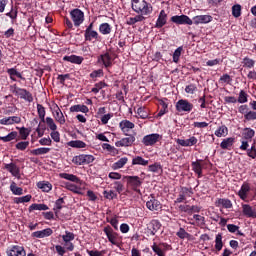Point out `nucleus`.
Here are the masks:
<instances>
[{
  "label": "nucleus",
  "instance_id": "obj_48",
  "mask_svg": "<svg viewBox=\"0 0 256 256\" xmlns=\"http://www.w3.org/2000/svg\"><path fill=\"white\" fill-rule=\"evenodd\" d=\"M133 165H140V166H147L148 165V160H145L142 157H134L132 160Z\"/></svg>",
  "mask_w": 256,
  "mask_h": 256
},
{
  "label": "nucleus",
  "instance_id": "obj_58",
  "mask_svg": "<svg viewBox=\"0 0 256 256\" xmlns=\"http://www.w3.org/2000/svg\"><path fill=\"white\" fill-rule=\"evenodd\" d=\"M104 198L105 199H109V200H113L117 197V193H115L113 190H105L103 192Z\"/></svg>",
  "mask_w": 256,
  "mask_h": 256
},
{
  "label": "nucleus",
  "instance_id": "obj_63",
  "mask_svg": "<svg viewBox=\"0 0 256 256\" xmlns=\"http://www.w3.org/2000/svg\"><path fill=\"white\" fill-rule=\"evenodd\" d=\"M152 250L155 254H157L158 256H165V250H162L160 248V246H157L156 243L153 244L152 246Z\"/></svg>",
  "mask_w": 256,
  "mask_h": 256
},
{
  "label": "nucleus",
  "instance_id": "obj_10",
  "mask_svg": "<svg viewBox=\"0 0 256 256\" xmlns=\"http://www.w3.org/2000/svg\"><path fill=\"white\" fill-rule=\"evenodd\" d=\"M7 256H26L23 246L13 245L6 250Z\"/></svg>",
  "mask_w": 256,
  "mask_h": 256
},
{
  "label": "nucleus",
  "instance_id": "obj_15",
  "mask_svg": "<svg viewBox=\"0 0 256 256\" xmlns=\"http://www.w3.org/2000/svg\"><path fill=\"white\" fill-rule=\"evenodd\" d=\"M242 214L246 218H256V210L249 204H242Z\"/></svg>",
  "mask_w": 256,
  "mask_h": 256
},
{
  "label": "nucleus",
  "instance_id": "obj_29",
  "mask_svg": "<svg viewBox=\"0 0 256 256\" xmlns=\"http://www.w3.org/2000/svg\"><path fill=\"white\" fill-rule=\"evenodd\" d=\"M61 179H66L67 181H70L72 183H79L80 179L78 176H75L74 174H69V173H65L62 172L59 174Z\"/></svg>",
  "mask_w": 256,
  "mask_h": 256
},
{
  "label": "nucleus",
  "instance_id": "obj_49",
  "mask_svg": "<svg viewBox=\"0 0 256 256\" xmlns=\"http://www.w3.org/2000/svg\"><path fill=\"white\" fill-rule=\"evenodd\" d=\"M237 101L240 104H245L246 102H248V94L244 90H241L238 94Z\"/></svg>",
  "mask_w": 256,
  "mask_h": 256
},
{
  "label": "nucleus",
  "instance_id": "obj_41",
  "mask_svg": "<svg viewBox=\"0 0 256 256\" xmlns=\"http://www.w3.org/2000/svg\"><path fill=\"white\" fill-rule=\"evenodd\" d=\"M16 129L19 130L21 140L26 141L27 137H29L30 135L31 130L25 127H21V128L16 127Z\"/></svg>",
  "mask_w": 256,
  "mask_h": 256
},
{
  "label": "nucleus",
  "instance_id": "obj_40",
  "mask_svg": "<svg viewBox=\"0 0 256 256\" xmlns=\"http://www.w3.org/2000/svg\"><path fill=\"white\" fill-rule=\"evenodd\" d=\"M192 170L198 175V178L202 177V166L199 161L192 162Z\"/></svg>",
  "mask_w": 256,
  "mask_h": 256
},
{
  "label": "nucleus",
  "instance_id": "obj_20",
  "mask_svg": "<svg viewBox=\"0 0 256 256\" xmlns=\"http://www.w3.org/2000/svg\"><path fill=\"white\" fill-rule=\"evenodd\" d=\"M250 191V184L245 182L242 184L240 191H238V197H240L241 200L245 201L246 199H248V194Z\"/></svg>",
  "mask_w": 256,
  "mask_h": 256
},
{
  "label": "nucleus",
  "instance_id": "obj_1",
  "mask_svg": "<svg viewBox=\"0 0 256 256\" xmlns=\"http://www.w3.org/2000/svg\"><path fill=\"white\" fill-rule=\"evenodd\" d=\"M132 1V9L134 12L147 16L152 13L153 9L151 4L146 2L145 0H131Z\"/></svg>",
  "mask_w": 256,
  "mask_h": 256
},
{
  "label": "nucleus",
  "instance_id": "obj_25",
  "mask_svg": "<svg viewBox=\"0 0 256 256\" xmlns=\"http://www.w3.org/2000/svg\"><path fill=\"white\" fill-rule=\"evenodd\" d=\"M234 143H235V138H225V139L222 140V142L220 144V147L223 150L230 151L231 148H233Z\"/></svg>",
  "mask_w": 256,
  "mask_h": 256
},
{
  "label": "nucleus",
  "instance_id": "obj_46",
  "mask_svg": "<svg viewBox=\"0 0 256 256\" xmlns=\"http://www.w3.org/2000/svg\"><path fill=\"white\" fill-rule=\"evenodd\" d=\"M55 120L60 123V125H65V117L59 108L55 111Z\"/></svg>",
  "mask_w": 256,
  "mask_h": 256
},
{
  "label": "nucleus",
  "instance_id": "obj_18",
  "mask_svg": "<svg viewBox=\"0 0 256 256\" xmlns=\"http://www.w3.org/2000/svg\"><path fill=\"white\" fill-rule=\"evenodd\" d=\"M167 13L165 10H160L157 21L155 22V28H162L167 24Z\"/></svg>",
  "mask_w": 256,
  "mask_h": 256
},
{
  "label": "nucleus",
  "instance_id": "obj_59",
  "mask_svg": "<svg viewBox=\"0 0 256 256\" xmlns=\"http://www.w3.org/2000/svg\"><path fill=\"white\" fill-rule=\"evenodd\" d=\"M193 219L196 220L197 226L202 227L205 226V217L201 215H193Z\"/></svg>",
  "mask_w": 256,
  "mask_h": 256
},
{
  "label": "nucleus",
  "instance_id": "obj_53",
  "mask_svg": "<svg viewBox=\"0 0 256 256\" xmlns=\"http://www.w3.org/2000/svg\"><path fill=\"white\" fill-rule=\"evenodd\" d=\"M183 48L178 47L173 53V63H178L182 54Z\"/></svg>",
  "mask_w": 256,
  "mask_h": 256
},
{
  "label": "nucleus",
  "instance_id": "obj_21",
  "mask_svg": "<svg viewBox=\"0 0 256 256\" xmlns=\"http://www.w3.org/2000/svg\"><path fill=\"white\" fill-rule=\"evenodd\" d=\"M177 144L181 145L182 147H192L197 144L198 140L196 137L192 136L186 140L184 139H177Z\"/></svg>",
  "mask_w": 256,
  "mask_h": 256
},
{
  "label": "nucleus",
  "instance_id": "obj_50",
  "mask_svg": "<svg viewBox=\"0 0 256 256\" xmlns=\"http://www.w3.org/2000/svg\"><path fill=\"white\" fill-rule=\"evenodd\" d=\"M107 84H105L103 81H100L99 83H95L94 87L91 88V92L94 94H98L100 90H102Z\"/></svg>",
  "mask_w": 256,
  "mask_h": 256
},
{
  "label": "nucleus",
  "instance_id": "obj_44",
  "mask_svg": "<svg viewBox=\"0 0 256 256\" xmlns=\"http://www.w3.org/2000/svg\"><path fill=\"white\" fill-rule=\"evenodd\" d=\"M37 114L38 117L41 119V122L45 123L46 110L43 105L37 104Z\"/></svg>",
  "mask_w": 256,
  "mask_h": 256
},
{
  "label": "nucleus",
  "instance_id": "obj_23",
  "mask_svg": "<svg viewBox=\"0 0 256 256\" xmlns=\"http://www.w3.org/2000/svg\"><path fill=\"white\" fill-rule=\"evenodd\" d=\"M53 234V230L51 228H46L44 230H38L32 233V237L35 238H45V237H50Z\"/></svg>",
  "mask_w": 256,
  "mask_h": 256
},
{
  "label": "nucleus",
  "instance_id": "obj_13",
  "mask_svg": "<svg viewBox=\"0 0 256 256\" xmlns=\"http://www.w3.org/2000/svg\"><path fill=\"white\" fill-rule=\"evenodd\" d=\"M104 233L111 244L117 245L118 244V234L115 233L111 226L104 227Z\"/></svg>",
  "mask_w": 256,
  "mask_h": 256
},
{
  "label": "nucleus",
  "instance_id": "obj_7",
  "mask_svg": "<svg viewBox=\"0 0 256 256\" xmlns=\"http://www.w3.org/2000/svg\"><path fill=\"white\" fill-rule=\"evenodd\" d=\"M170 21L177 25L191 26L193 24L192 19L189 16L183 14L170 17Z\"/></svg>",
  "mask_w": 256,
  "mask_h": 256
},
{
  "label": "nucleus",
  "instance_id": "obj_64",
  "mask_svg": "<svg viewBox=\"0 0 256 256\" xmlns=\"http://www.w3.org/2000/svg\"><path fill=\"white\" fill-rule=\"evenodd\" d=\"M30 145V142H18L15 147L19 151H25L26 148H28Z\"/></svg>",
  "mask_w": 256,
  "mask_h": 256
},
{
  "label": "nucleus",
  "instance_id": "obj_33",
  "mask_svg": "<svg viewBox=\"0 0 256 256\" xmlns=\"http://www.w3.org/2000/svg\"><path fill=\"white\" fill-rule=\"evenodd\" d=\"M49 207L46 204H31V206L28 208V211H48Z\"/></svg>",
  "mask_w": 256,
  "mask_h": 256
},
{
  "label": "nucleus",
  "instance_id": "obj_34",
  "mask_svg": "<svg viewBox=\"0 0 256 256\" xmlns=\"http://www.w3.org/2000/svg\"><path fill=\"white\" fill-rule=\"evenodd\" d=\"M222 247H224V243L222 242V234L218 233L216 235V238L214 239V249L220 252L222 250Z\"/></svg>",
  "mask_w": 256,
  "mask_h": 256
},
{
  "label": "nucleus",
  "instance_id": "obj_9",
  "mask_svg": "<svg viewBox=\"0 0 256 256\" xmlns=\"http://www.w3.org/2000/svg\"><path fill=\"white\" fill-rule=\"evenodd\" d=\"M115 57L109 56L108 54H101L98 56V63L103 65L106 70H109L113 66Z\"/></svg>",
  "mask_w": 256,
  "mask_h": 256
},
{
  "label": "nucleus",
  "instance_id": "obj_31",
  "mask_svg": "<svg viewBox=\"0 0 256 256\" xmlns=\"http://www.w3.org/2000/svg\"><path fill=\"white\" fill-rule=\"evenodd\" d=\"M65 204L64 198H59L55 201V206L53 211L55 213L56 218L59 217L60 210L63 209V205Z\"/></svg>",
  "mask_w": 256,
  "mask_h": 256
},
{
  "label": "nucleus",
  "instance_id": "obj_22",
  "mask_svg": "<svg viewBox=\"0 0 256 256\" xmlns=\"http://www.w3.org/2000/svg\"><path fill=\"white\" fill-rule=\"evenodd\" d=\"M65 62H69L76 65H82L84 58L83 56H77V55H70V56H64L62 58Z\"/></svg>",
  "mask_w": 256,
  "mask_h": 256
},
{
  "label": "nucleus",
  "instance_id": "obj_28",
  "mask_svg": "<svg viewBox=\"0 0 256 256\" xmlns=\"http://www.w3.org/2000/svg\"><path fill=\"white\" fill-rule=\"evenodd\" d=\"M70 112L71 113H79V112L80 113H89V108H88V106L77 104V105L70 107Z\"/></svg>",
  "mask_w": 256,
  "mask_h": 256
},
{
  "label": "nucleus",
  "instance_id": "obj_42",
  "mask_svg": "<svg viewBox=\"0 0 256 256\" xmlns=\"http://www.w3.org/2000/svg\"><path fill=\"white\" fill-rule=\"evenodd\" d=\"M67 145H69V147L71 148H79V149L87 147V144L80 140L70 141L67 143Z\"/></svg>",
  "mask_w": 256,
  "mask_h": 256
},
{
  "label": "nucleus",
  "instance_id": "obj_61",
  "mask_svg": "<svg viewBox=\"0 0 256 256\" xmlns=\"http://www.w3.org/2000/svg\"><path fill=\"white\" fill-rule=\"evenodd\" d=\"M177 237L183 239L189 238L190 234L188 232H186V230L184 228H179L178 232H177Z\"/></svg>",
  "mask_w": 256,
  "mask_h": 256
},
{
  "label": "nucleus",
  "instance_id": "obj_57",
  "mask_svg": "<svg viewBox=\"0 0 256 256\" xmlns=\"http://www.w3.org/2000/svg\"><path fill=\"white\" fill-rule=\"evenodd\" d=\"M72 163H74L77 166L85 165V162L83 160V155L80 154L79 156H75L72 158Z\"/></svg>",
  "mask_w": 256,
  "mask_h": 256
},
{
  "label": "nucleus",
  "instance_id": "obj_60",
  "mask_svg": "<svg viewBox=\"0 0 256 256\" xmlns=\"http://www.w3.org/2000/svg\"><path fill=\"white\" fill-rule=\"evenodd\" d=\"M103 75H104L103 70L98 69V70L90 73V78L95 80V79H99V78L103 77Z\"/></svg>",
  "mask_w": 256,
  "mask_h": 256
},
{
  "label": "nucleus",
  "instance_id": "obj_2",
  "mask_svg": "<svg viewBox=\"0 0 256 256\" xmlns=\"http://www.w3.org/2000/svg\"><path fill=\"white\" fill-rule=\"evenodd\" d=\"M10 91L12 94H15L16 97H19L29 103L34 101L33 94H31L30 91H27L25 88L17 87L16 84L10 86Z\"/></svg>",
  "mask_w": 256,
  "mask_h": 256
},
{
  "label": "nucleus",
  "instance_id": "obj_26",
  "mask_svg": "<svg viewBox=\"0 0 256 256\" xmlns=\"http://www.w3.org/2000/svg\"><path fill=\"white\" fill-rule=\"evenodd\" d=\"M7 74L10 76V79L13 82H16V78L21 79V80H25V78L23 77V75L20 72H17L16 68H9L7 69Z\"/></svg>",
  "mask_w": 256,
  "mask_h": 256
},
{
  "label": "nucleus",
  "instance_id": "obj_47",
  "mask_svg": "<svg viewBox=\"0 0 256 256\" xmlns=\"http://www.w3.org/2000/svg\"><path fill=\"white\" fill-rule=\"evenodd\" d=\"M120 129H122V132L124 133L125 136L129 135V121L128 120H123L122 122L119 123Z\"/></svg>",
  "mask_w": 256,
  "mask_h": 256
},
{
  "label": "nucleus",
  "instance_id": "obj_19",
  "mask_svg": "<svg viewBox=\"0 0 256 256\" xmlns=\"http://www.w3.org/2000/svg\"><path fill=\"white\" fill-rule=\"evenodd\" d=\"M21 118L19 116H12V117H4L0 120V125H14V124H20Z\"/></svg>",
  "mask_w": 256,
  "mask_h": 256
},
{
  "label": "nucleus",
  "instance_id": "obj_8",
  "mask_svg": "<svg viewBox=\"0 0 256 256\" xmlns=\"http://www.w3.org/2000/svg\"><path fill=\"white\" fill-rule=\"evenodd\" d=\"M193 195L192 188L183 187L179 192L178 198L174 200V203H185L187 198H191Z\"/></svg>",
  "mask_w": 256,
  "mask_h": 256
},
{
  "label": "nucleus",
  "instance_id": "obj_14",
  "mask_svg": "<svg viewBox=\"0 0 256 256\" xmlns=\"http://www.w3.org/2000/svg\"><path fill=\"white\" fill-rule=\"evenodd\" d=\"M161 223L159 220L157 219H153L152 221H150V223L148 224L147 230H148V234L150 236H155L156 233L161 229Z\"/></svg>",
  "mask_w": 256,
  "mask_h": 256
},
{
  "label": "nucleus",
  "instance_id": "obj_38",
  "mask_svg": "<svg viewBox=\"0 0 256 256\" xmlns=\"http://www.w3.org/2000/svg\"><path fill=\"white\" fill-rule=\"evenodd\" d=\"M10 190L13 195H17V196L24 195L23 188L17 187V184L15 182L11 183Z\"/></svg>",
  "mask_w": 256,
  "mask_h": 256
},
{
  "label": "nucleus",
  "instance_id": "obj_11",
  "mask_svg": "<svg viewBox=\"0 0 256 256\" xmlns=\"http://www.w3.org/2000/svg\"><path fill=\"white\" fill-rule=\"evenodd\" d=\"M142 183H143V180L138 176H129V186L136 193H141L140 188L142 186Z\"/></svg>",
  "mask_w": 256,
  "mask_h": 256
},
{
  "label": "nucleus",
  "instance_id": "obj_43",
  "mask_svg": "<svg viewBox=\"0 0 256 256\" xmlns=\"http://www.w3.org/2000/svg\"><path fill=\"white\" fill-rule=\"evenodd\" d=\"M128 162V158L127 157H123V158H120L119 161H116L112 168L113 170H118V169H121L122 167H124V165H126Z\"/></svg>",
  "mask_w": 256,
  "mask_h": 256
},
{
  "label": "nucleus",
  "instance_id": "obj_39",
  "mask_svg": "<svg viewBox=\"0 0 256 256\" xmlns=\"http://www.w3.org/2000/svg\"><path fill=\"white\" fill-rule=\"evenodd\" d=\"M18 136V133L16 131H12L10 134H7V136L0 137V141H3L4 143H9L11 141H14Z\"/></svg>",
  "mask_w": 256,
  "mask_h": 256
},
{
  "label": "nucleus",
  "instance_id": "obj_52",
  "mask_svg": "<svg viewBox=\"0 0 256 256\" xmlns=\"http://www.w3.org/2000/svg\"><path fill=\"white\" fill-rule=\"evenodd\" d=\"M116 148H123V147H128L129 146V138H122L119 141L115 142Z\"/></svg>",
  "mask_w": 256,
  "mask_h": 256
},
{
  "label": "nucleus",
  "instance_id": "obj_35",
  "mask_svg": "<svg viewBox=\"0 0 256 256\" xmlns=\"http://www.w3.org/2000/svg\"><path fill=\"white\" fill-rule=\"evenodd\" d=\"M62 237V241H64V243H66V246L71 243V241H73L75 239V235L73 232H70L68 230L65 231V234L61 236Z\"/></svg>",
  "mask_w": 256,
  "mask_h": 256
},
{
  "label": "nucleus",
  "instance_id": "obj_37",
  "mask_svg": "<svg viewBox=\"0 0 256 256\" xmlns=\"http://www.w3.org/2000/svg\"><path fill=\"white\" fill-rule=\"evenodd\" d=\"M242 136L246 141H250L255 136V130L251 128H245V130H243Z\"/></svg>",
  "mask_w": 256,
  "mask_h": 256
},
{
  "label": "nucleus",
  "instance_id": "obj_62",
  "mask_svg": "<svg viewBox=\"0 0 256 256\" xmlns=\"http://www.w3.org/2000/svg\"><path fill=\"white\" fill-rule=\"evenodd\" d=\"M246 121H255L256 120V112L255 111H248L244 114Z\"/></svg>",
  "mask_w": 256,
  "mask_h": 256
},
{
  "label": "nucleus",
  "instance_id": "obj_54",
  "mask_svg": "<svg viewBox=\"0 0 256 256\" xmlns=\"http://www.w3.org/2000/svg\"><path fill=\"white\" fill-rule=\"evenodd\" d=\"M32 199L31 195H26L22 197L15 198V203L20 204V203H29Z\"/></svg>",
  "mask_w": 256,
  "mask_h": 256
},
{
  "label": "nucleus",
  "instance_id": "obj_12",
  "mask_svg": "<svg viewBox=\"0 0 256 256\" xmlns=\"http://www.w3.org/2000/svg\"><path fill=\"white\" fill-rule=\"evenodd\" d=\"M146 206L149 211H160L162 209L161 202L152 195L149 197Z\"/></svg>",
  "mask_w": 256,
  "mask_h": 256
},
{
  "label": "nucleus",
  "instance_id": "obj_24",
  "mask_svg": "<svg viewBox=\"0 0 256 256\" xmlns=\"http://www.w3.org/2000/svg\"><path fill=\"white\" fill-rule=\"evenodd\" d=\"M37 188L42 192L49 193L51 190H53V185L48 181H40L37 183Z\"/></svg>",
  "mask_w": 256,
  "mask_h": 256
},
{
  "label": "nucleus",
  "instance_id": "obj_32",
  "mask_svg": "<svg viewBox=\"0 0 256 256\" xmlns=\"http://www.w3.org/2000/svg\"><path fill=\"white\" fill-rule=\"evenodd\" d=\"M50 148H45V147H41V148H38V149H32L30 151V154L32 156H43V155H46L50 152Z\"/></svg>",
  "mask_w": 256,
  "mask_h": 256
},
{
  "label": "nucleus",
  "instance_id": "obj_5",
  "mask_svg": "<svg viewBox=\"0 0 256 256\" xmlns=\"http://www.w3.org/2000/svg\"><path fill=\"white\" fill-rule=\"evenodd\" d=\"M193 109V104L187 99H179L176 102V110L178 113H191Z\"/></svg>",
  "mask_w": 256,
  "mask_h": 256
},
{
  "label": "nucleus",
  "instance_id": "obj_51",
  "mask_svg": "<svg viewBox=\"0 0 256 256\" xmlns=\"http://www.w3.org/2000/svg\"><path fill=\"white\" fill-rule=\"evenodd\" d=\"M45 123L48 128H50L51 131H56L58 129V126H56L53 118L47 117L45 119Z\"/></svg>",
  "mask_w": 256,
  "mask_h": 256
},
{
  "label": "nucleus",
  "instance_id": "obj_27",
  "mask_svg": "<svg viewBox=\"0 0 256 256\" xmlns=\"http://www.w3.org/2000/svg\"><path fill=\"white\" fill-rule=\"evenodd\" d=\"M216 207H223L225 209H231L233 208V203L231 200L223 198V199H218L216 201Z\"/></svg>",
  "mask_w": 256,
  "mask_h": 256
},
{
  "label": "nucleus",
  "instance_id": "obj_36",
  "mask_svg": "<svg viewBox=\"0 0 256 256\" xmlns=\"http://www.w3.org/2000/svg\"><path fill=\"white\" fill-rule=\"evenodd\" d=\"M99 32L103 35H109L112 32V27L108 23L100 24Z\"/></svg>",
  "mask_w": 256,
  "mask_h": 256
},
{
  "label": "nucleus",
  "instance_id": "obj_55",
  "mask_svg": "<svg viewBox=\"0 0 256 256\" xmlns=\"http://www.w3.org/2000/svg\"><path fill=\"white\" fill-rule=\"evenodd\" d=\"M232 16L239 18L241 16V6L239 4L232 6Z\"/></svg>",
  "mask_w": 256,
  "mask_h": 256
},
{
  "label": "nucleus",
  "instance_id": "obj_16",
  "mask_svg": "<svg viewBox=\"0 0 256 256\" xmlns=\"http://www.w3.org/2000/svg\"><path fill=\"white\" fill-rule=\"evenodd\" d=\"M4 169L10 172L12 176L20 179V168L15 163L4 164Z\"/></svg>",
  "mask_w": 256,
  "mask_h": 256
},
{
  "label": "nucleus",
  "instance_id": "obj_4",
  "mask_svg": "<svg viewBox=\"0 0 256 256\" xmlns=\"http://www.w3.org/2000/svg\"><path fill=\"white\" fill-rule=\"evenodd\" d=\"M70 18L76 28L80 27L85 20L84 12L78 8L70 11Z\"/></svg>",
  "mask_w": 256,
  "mask_h": 256
},
{
  "label": "nucleus",
  "instance_id": "obj_56",
  "mask_svg": "<svg viewBox=\"0 0 256 256\" xmlns=\"http://www.w3.org/2000/svg\"><path fill=\"white\" fill-rule=\"evenodd\" d=\"M184 91L187 94H195L197 92V86L194 83H191L189 85L186 86V88L184 89Z\"/></svg>",
  "mask_w": 256,
  "mask_h": 256
},
{
  "label": "nucleus",
  "instance_id": "obj_17",
  "mask_svg": "<svg viewBox=\"0 0 256 256\" xmlns=\"http://www.w3.org/2000/svg\"><path fill=\"white\" fill-rule=\"evenodd\" d=\"M211 21L212 17L210 15H198L192 18V23L195 25L209 24Z\"/></svg>",
  "mask_w": 256,
  "mask_h": 256
},
{
  "label": "nucleus",
  "instance_id": "obj_30",
  "mask_svg": "<svg viewBox=\"0 0 256 256\" xmlns=\"http://www.w3.org/2000/svg\"><path fill=\"white\" fill-rule=\"evenodd\" d=\"M228 134H229V129L225 125L218 127L217 130L214 131V136L219 138L226 137Z\"/></svg>",
  "mask_w": 256,
  "mask_h": 256
},
{
  "label": "nucleus",
  "instance_id": "obj_6",
  "mask_svg": "<svg viewBox=\"0 0 256 256\" xmlns=\"http://www.w3.org/2000/svg\"><path fill=\"white\" fill-rule=\"evenodd\" d=\"M161 140H162V136L160 134H148L144 136L142 143L144 146L149 147V146L156 145Z\"/></svg>",
  "mask_w": 256,
  "mask_h": 256
},
{
  "label": "nucleus",
  "instance_id": "obj_3",
  "mask_svg": "<svg viewBox=\"0 0 256 256\" xmlns=\"http://www.w3.org/2000/svg\"><path fill=\"white\" fill-rule=\"evenodd\" d=\"M94 22H91L88 27H86L84 31V39L86 42H92L93 40L95 42H100L102 39L101 36H99V33L95 31L94 29Z\"/></svg>",
  "mask_w": 256,
  "mask_h": 256
},
{
  "label": "nucleus",
  "instance_id": "obj_45",
  "mask_svg": "<svg viewBox=\"0 0 256 256\" xmlns=\"http://www.w3.org/2000/svg\"><path fill=\"white\" fill-rule=\"evenodd\" d=\"M242 65L247 69H252L255 67V60L250 59L249 57H245L242 60Z\"/></svg>",
  "mask_w": 256,
  "mask_h": 256
}]
</instances>
